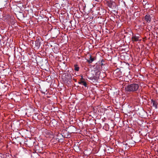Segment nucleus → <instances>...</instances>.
<instances>
[{
    "mask_svg": "<svg viewBox=\"0 0 158 158\" xmlns=\"http://www.w3.org/2000/svg\"><path fill=\"white\" fill-rule=\"evenodd\" d=\"M78 83L79 84H82L85 87H87V85L85 81L84 80H80V81L78 82Z\"/></svg>",
    "mask_w": 158,
    "mask_h": 158,
    "instance_id": "7",
    "label": "nucleus"
},
{
    "mask_svg": "<svg viewBox=\"0 0 158 158\" xmlns=\"http://www.w3.org/2000/svg\"><path fill=\"white\" fill-rule=\"evenodd\" d=\"M119 71V70L118 69H117L115 70L113 72L114 74H116L118 71Z\"/></svg>",
    "mask_w": 158,
    "mask_h": 158,
    "instance_id": "12",
    "label": "nucleus"
},
{
    "mask_svg": "<svg viewBox=\"0 0 158 158\" xmlns=\"http://www.w3.org/2000/svg\"><path fill=\"white\" fill-rule=\"evenodd\" d=\"M95 1H97L98 0H95Z\"/></svg>",
    "mask_w": 158,
    "mask_h": 158,
    "instance_id": "16",
    "label": "nucleus"
},
{
    "mask_svg": "<svg viewBox=\"0 0 158 158\" xmlns=\"http://www.w3.org/2000/svg\"><path fill=\"white\" fill-rule=\"evenodd\" d=\"M104 61L103 60H102L101 61V66H102V68H103V66L104 67V69H106L107 68H106V69L105 68V67H104V66H106V65L105 64H104L103 63V62H104Z\"/></svg>",
    "mask_w": 158,
    "mask_h": 158,
    "instance_id": "11",
    "label": "nucleus"
},
{
    "mask_svg": "<svg viewBox=\"0 0 158 158\" xmlns=\"http://www.w3.org/2000/svg\"><path fill=\"white\" fill-rule=\"evenodd\" d=\"M74 69L77 71H78L79 70V67L78 66V65L75 64L74 65Z\"/></svg>",
    "mask_w": 158,
    "mask_h": 158,
    "instance_id": "9",
    "label": "nucleus"
},
{
    "mask_svg": "<svg viewBox=\"0 0 158 158\" xmlns=\"http://www.w3.org/2000/svg\"><path fill=\"white\" fill-rule=\"evenodd\" d=\"M139 86L138 84L133 83L129 84L125 87V89L126 91L134 92L138 90Z\"/></svg>",
    "mask_w": 158,
    "mask_h": 158,
    "instance_id": "1",
    "label": "nucleus"
},
{
    "mask_svg": "<svg viewBox=\"0 0 158 158\" xmlns=\"http://www.w3.org/2000/svg\"><path fill=\"white\" fill-rule=\"evenodd\" d=\"M40 38H38L36 40L35 43L37 44V45H40Z\"/></svg>",
    "mask_w": 158,
    "mask_h": 158,
    "instance_id": "10",
    "label": "nucleus"
},
{
    "mask_svg": "<svg viewBox=\"0 0 158 158\" xmlns=\"http://www.w3.org/2000/svg\"><path fill=\"white\" fill-rule=\"evenodd\" d=\"M139 38L140 35H139L133 34L131 38V40L133 42L140 41L141 40L139 39Z\"/></svg>",
    "mask_w": 158,
    "mask_h": 158,
    "instance_id": "2",
    "label": "nucleus"
},
{
    "mask_svg": "<svg viewBox=\"0 0 158 158\" xmlns=\"http://www.w3.org/2000/svg\"><path fill=\"white\" fill-rule=\"evenodd\" d=\"M7 154V156H6V158H10V156L9 155V154Z\"/></svg>",
    "mask_w": 158,
    "mask_h": 158,
    "instance_id": "14",
    "label": "nucleus"
},
{
    "mask_svg": "<svg viewBox=\"0 0 158 158\" xmlns=\"http://www.w3.org/2000/svg\"><path fill=\"white\" fill-rule=\"evenodd\" d=\"M145 20L147 22V23H150L151 22L152 19V17L149 14H147L144 17Z\"/></svg>",
    "mask_w": 158,
    "mask_h": 158,
    "instance_id": "3",
    "label": "nucleus"
},
{
    "mask_svg": "<svg viewBox=\"0 0 158 158\" xmlns=\"http://www.w3.org/2000/svg\"><path fill=\"white\" fill-rule=\"evenodd\" d=\"M95 59L94 57H92L91 56H90L89 59L87 60V61L89 63H91Z\"/></svg>",
    "mask_w": 158,
    "mask_h": 158,
    "instance_id": "6",
    "label": "nucleus"
},
{
    "mask_svg": "<svg viewBox=\"0 0 158 158\" xmlns=\"http://www.w3.org/2000/svg\"><path fill=\"white\" fill-rule=\"evenodd\" d=\"M81 78L80 80H84V79L83 77V76L81 75Z\"/></svg>",
    "mask_w": 158,
    "mask_h": 158,
    "instance_id": "13",
    "label": "nucleus"
},
{
    "mask_svg": "<svg viewBox=\"0 0 158 158\" xmlns=\"http://www.w3.org/2000/svg\"><path fill=\"white\" fill-rule=\"evenodd\" d=\"M7 154L0 153V158H6Z\"/></svg>",
    "mask_w": 158,
    "mask_h": 158,
    "instance_id": "8",
    "label": "nucleus"
},
{
    "mask_svg": "<svg viewBox=\"0 0 158 158\" xmlns=\"http://www.w3.org/2000/svg\"><path fill=\"white\" fill-rule=\"evenodd\" d=\"M91 81L90 82H96L98 80V78L95 76H93L92 77H87Z\"/></svg>",
    "mask_w": 158,
    "mask_h": 158,
    "instance_id": "4",
    "label": "nucleus"
},
{
    "mask_svg": "<svg viewBox=\"0 0 158 158\" xmlns=\"http://www.w3.org/2000/svg\"><path fill=\"white\" fill-rule=\"evenodd\" d=\"M151 101L152 102V103L153 106L156 109L157 108L158 104L157 102L156 101L154 100L153 99H151Z\"/></svg>",
    "mask_w": 158,
    "mask_h": 158,
    "instance_id": "5",
    "label": "nucleus"
},
{
    "mask_svg": "<svg viewBox=\"0 0 158 158\" xmlns=\"http://www.w3.org/2000/svg\"><path fill=\"white\" fill-rule=\"evenodd\" d=\"M112 5V3H109V7L111 6Z\"/></svg>",
    "mask_w": 158,
    "mask_h": 158,
    "instance_id": "15",
    "label": "nucleus"
}]
</instances>
